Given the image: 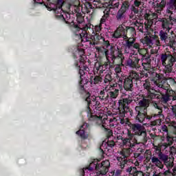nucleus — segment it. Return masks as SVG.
Listing matches in <instances>:
<instances>
[{"mask_svg":"<svg viewBox=\"0 0 176 176\" xmlns=\"http://www.w3.org/2000/svg\"><path fill=\"white\" fill-rule=\"evenodd\" d=\"M128 138H122V144L124 146L128 148H124L120 152V154L122 155V157H118L117 160L118 162V166H120L121 168L124 167H127V159L126 157H130L131 153H133V150L131 148L135 146L138 143V139L137 138H134V133H131V132L128 131L127 133Z\"/></svg>","mask_w":176,"mask_h":176,"instance_id":"f257e3e1","label":"nucleus"},{"mask_svg":"<svg viewBox=\"0 0 176 176\" xmlns=\"http://www.w3.org/2000/svg\"><path fill=\"white\" fill-rule=\"evenodd\" d=\"M155 98H159V95L148 91L146 96H144L142 100H139L138 106L135 108V112L139 113H146L149 104H151L152 100H155Z\"/></svg>","mask_w":176,"mask_h":176,"instance_id":"f03ea898","label":"nucleus"},{"mask_svg":"<svg viewBox=\"0 0 176 176\" xmlns=\"http://www.w3.org/2000/svg\"><path fill=\"white\" fill-rule=\"evenodd\" d=\"M160 61L163 67H165V72L171 74L173 67L176 61L175 56L171 54L170 52H166L160 54Z\"/></svg>","mask_w":176,"mask_h":176,"instance_id":"7ed1b4c3","label":"nucleus"},{"mask_svg":"<svg viewBox=\"0 0 176 176\" xmlns=\"http://www.w3.org/2000/svg\"><path fill=\"white\" fill-rule=\"evenodd\" d=\"M133 131V138H137L138 144L145 142L146 141V132L144 131V126L140 124H131L129 125Z\"/></svg>","mask_w":176,"mask_h":176,"instance_id":"20e7f679","label":"nucleus"},{"mask_svg":"<svg viewBox=\"0 0 176 176\" xmlns=\"http://www.w3.org/2000/svg\"><path fill=\"white\" fill-rule=\"evenodd\" d=\"M140 41L142 43H143V45H146L149 47H153V46H162L160 39H159L157 36H153L151 38L146 36L144 38H142Z\"/></svg>","mask_w":176,"mask_h":176,"instance_id":"39448f33","label":"nucleus"},{"mask_svg":"<svg viewBox=\"0 0 176 176\" xmlns=\"http://www.w3.org/2000/svg\"><path fill=\"white\" fill-rule=\"evenodd\" d=\"M131 102H133V98L130 96L120 100V104L122 105V109H120V113H122V115H124V113H127L128 112L131 113L133 111H130V107L127 106L129 104H131Z\"/></svg>","mask_w":176,"mask_h":176,"instance_id":"423d86ee","label":"nucleus"},{"mask_svg":"<svg viewBox=\"0 0 176 176\" xmlns=\"http://www.w3.org/2000/svg\"><path fill=\"white\" fill-rule=\"evenodd\" d=\"M140 56L138 54H133L126 60V65L131 68L139 69L141 68V64L140 63Z\"/></svg>","mask_w":176,"mask_h":176,"instance_id":"0eeeda50","label":"nucleus"},{"mask_svg":"<svg viewBox=\"0 0 176 176\" xmlns=\"http://www.w3.org/2000/svg\"><path fill=\"white\" fill-rule=\"evenodd\" d=\"M110 58L113 63H115V60L116 58H120V63L122 64L123 63V54L122 53V51L118 47H111V52H110Z\"/></svg>","mask_w":176,"mask_h":176,"instance_id":"6e6552de","label":"nucleus"},{"mask_svg":"<svg viewBox=\"0 0 176 176\" xmlns=\"http://www.w3.org/2000/svg\"><path fill=\"white\" fill-rule=\"evenodd\" d=\"M157 21L161 23L162 28L166 30L168 32H170V30L173 29L174 23L171 21V16L169 17V19L166 18H160Z\"/></svg>","mask_w":176,"mask_h":176,"instance_id":"1a4fd4ad","label":"nucleus"},{"mask_svg":"<svg viewBox=\"0 0 176 176\" xmlns=\"http://www.w3.org/2000/svg\"><path fill=\"white\" fill-rule=\"evenodd\" d=\"M159 93L162 96V100L164 102H168V101H175L176 100V94L173 90H165L166 94H163L162 91H159Z\"/></svg>","mask_w":176,"mask_h":176,"instance_id":"9d476101","label":"nucleus"},{"mask_svg":"<svg viewBox=\"0 0 176 176\" xmlns=\"http://www.w3.org/2000/svg\"><path fill=\"white\" fill-rule=\"evenodd\" d=\"M158 156H160L162 162H163L164 164L168 168H172L174 166V158L168 157V155L160 152L158 154Z\"/></svg>","mask_w":176,"mask_h":176,"instance_id":"9b49d317","label":"nucleus"},{"mask_svg":"<svg viewBox=\"0 0 176 176\" xmlns=\"http://www.w3.org/2000/svg\"><path fill=\"white\" fill-rule=\"evenodd\" d=\"M113 38L118 39L119 38H123V39H129V37L126 36V29L122 25H120L113 34Z\"/></svg>","mask_w":176,"mask_h":176,"instance_id":"f8f14e48","label":"nucleus"},{"mask_svg":"<svg viewBox=\"0 0 176 176\" xmlns=\"http://www.w3.org/2000/svg\"><path fill=\"white\" fill-rule=\"evenodd\" d=\"M167 5V0H162L160 3H153V8L156 13L162 14V12Z\"/></svg>","mask_w":176,"mask_h":176,"instance_id":"ddd939ff","label":"nucleus"},{"mask_svg":"<svg viewBox=\"0 0 176 176\" xmlns=\"http://www.w3.org/2000/svg\"><path fill=\"white\" fill-rule=\"evenodd\" d=\"M85 101L88 102L89 105V107H87V112H90V107H93L94 108H95V109H100V108H101V103L96 100L95 98H94V100H90V96H89L85 99Z\"/></svg>","mask_w":176,"mask_h":176,"instance_id":"4468645a","label":"nucleus"},{"mask_svg":"<svg viewBox=\"0 0 176 176\" xmlns=\"http://www.w3.org/2000/svg\"><path fill=\"white\" fill-rule=\"evenodd\" d=\"M159 36H160V39L162 42H164V43H167V42H168V39H169L170 46H171V45H173V41L171 40V37H168V33L166 31L160 30L159 32Z\"/></svg>","mask_w":176,"mask_h":176,"instance_id":"2eb2a0df","label":"nucleus"},{"mask_svg":"<svg viewBox=\"0 0 176 176\" xmlns=\"http://www.w3.org/2000/svg\"><path fill=\"white\" fill-rule=\"evenodd\" d=\"M115 8H119V1H112L111 6L105 10V12H107V13L102 16L101 21L104 22L105 20H107V19L109 17V12H112V10L115 9Z\"/></svg>","mask_w":176,"mask_h":176,"instance_id":"dca6fc26","label":"nucleus"},{"mask_svg":"<svg viewBox=\"0 0 176 176\" xmlns=\"http://www.w3.org/2000/svg\"><path fill=\"white\" fill-rule=\"evenodd\" d=\"M151 163L153 164H155L156 167H158L159 168H164V165L163 164V161H162V159H160V156L157 157L155 155H153L152 159H151Z\"/></svg>","mask_w":176,"mask_h":176,"instance_id":"f3484780","label":"nucleus"},{"mask_svg":"<svg viewBox=\"0 0 176 176\" xmlns=\"http://www.w3.org/2000/svg\"><path fill=\"white\" fill-rule=\"evenodd\" d=\"M165 83H166V80L160 78V76L159 75H158V79H157L156 80H153L154 86H156L157 87L162 89V90H167V89H165L164 87Z\"/></svg>","mask_w":176,"mask_h":176,"instance_id":"a211bd4d","label":"nucleus"},{"mask_svg":"<svg viewBox=\"0 0 176 176\" xmlns=\"http://www.w3.org/2000/svg\"><path fill=\"white\" fill-rule=\"evenodd\" d=\"M133 86L134 85L133 84L131 79L129 78H125L124 81V89L126 91H132Z\"/></svg>","mask_w":176,"mask_h":176,"instance_id":"6ab92c4d","label":"nucleus"},{"mask_svg":"<svg viewBox=\"0 0 176 176\" xmlns=\"http://www.w3.org/2000/svg\"><path fill=\"white\" fill-rule=\"evenodd\" d=\"M96 170L97 171H99V173L102 175H105V174H107V173H108V171H109V169L105 168L104 166L100 165V164H98L96 166Z\"/></svg>","mask_w":176,"mask_h":176,"instance_id":"aec40b11","label":"nucleus"},{"mask_svg":"<svg viewBox=\"0 0 176 176\" xmlns=\"http://www.w3.org/2000/svg\"><path fill=\"white\" fill-rule=\"evenodd\" d=\"M96 50H98V53H102L103 54H104L107 60V62L109 63V51L105 49L104 47H96Z\"/></svg>","mask_w":176,"mask_h":176,"instance_id":"412c9836","label":"nucleus"},{"mask_svg":"<svg viewBox=\"0 0 176 176\" xmlns=\"http://www.w3.org/2000/svg\"><path fill=\"white\" fill-rule=\"evenodd\" d=\"M126 36H134L135 35V28L127 26L125 30Z\"/></svg>","mask_w":176,"mask_h":176,"instance_id":"4be33fe9","label":"nucleus"},{"mask_svg":"<svg viewBox=\"0 0 176 176\" xmlns=\"http://www.w3.org/2000/svg\"><path fill=\"white\" fill-rule=\"evenodd\" d=\"M135 120L140 123H144L145 118H146V113H136Z\"/></svg>","mask_w":176,"mask_h":176,"instance_id":"5701e85b","label":"nucleus"},{"mask_svg":"<svg viewBox=\"0 0 176 176\" xmlns=\"http://www.w3.org/2000/svg\"><path fill=\"white\" fill-rule=\"evenodd\" d=\"M102 38V36H101V34L96 32H93L91 36V39L94 41V45H95L96 43H98V41L101 40Z\"/></svg>","mask_w":176,"mask_h":176,"instance_id":"b1692460","label":"nucleus"},{"mask_svg":"<svg viewBox=\"0 0 176 176\" xmlns=\"http://www.w3.org/2000/svg\"><path fill=\"white\" fill-rule=\"evenodd\" d=\"M128 78L131 79L132 81L140 80V75L137 74V72H135V71H132L130 72Z\"/></svg>","mask_w":176,"mask_h":176,"instance_id":"393cba45","label":"nucleus"},{"mask_svg":"<svg viewBox=\"0 0 176 176\" xmlns=\"http://www.w3.org/2000/svg\"><path fill=\"white\" fill-rule=\"evenodd\" d=\"M89 120L90 122H96V123L98 124V123H101V116L91 115L90 117L89 118Z\"/></svg>","mask_w":176,"mask_h":176,"instance_id":"a878e982","label":"nucleus"},{"mask_svg":"<svg viewBox=\"0 0 176 176\" xmlns=\"http://www.w3.org/2000/svg\"><path fill=\"white\" fill-rule=\"evenodd\" d=\"M107 96H109L111 100H115L118 98V96H119V89H114L113 91H109Z\"/></svg>","mask_w":176,"mask_h":176,"instance_id":"bb28decb","label":"nucleus"},{"mask_svg":"<svg viewBox=\"0 0 176 176\" xmlns=\"http://www.w3.org/2000/svg\"><path fill=\"white\" fill-rule=\"evenodd\" d=\"M153 155H152V152L150 150H146L144 153V157L146 159V162L148 163V162H151L152 160V157Z\"/></svg>","mask_w":176,"mask_h":176,"instance_id":"cd10ccee","label":"nucleus"},{"mask_svg":"<svg viewBox=\"0 0 176 176\" xmlns=\"http://www.w3.org/2000/svg\"><path fill=\"white\" fill-rule=\"evenodd\" d=\"M105 120H108L107 118H102V116H100V123H98V124H102V126L107 131H109V134H112V131L109 129L105 128Z\"/></svg>","mask_w":176,"mask_h":176,"instance_id":"c85d7f7f","label":"nucleus"},{"mask_svg":"<svg viewBox=\"0 0 176 176\" xmlns=\"http://www.w3.org/2000/svg\"><path fill=\"white\" fill-rule=\"evenodd\" d=\"M130 8V2L129 1H124L122 2L120 9L124 10V12H127Z\"/></svg>","mask_w":176,"mask_h":176,"instance_id":"c756f323","label":"nucleus"},{"mask_svg":"<svg viewBox=\"0 0 176 176\" xmlns=\"http://www.w3.org/2000/svg\"><path fill=\"white\" fill-rule=\"evenodd\" d=\"M138 172L136 167L131 166L126 169V173H129L130 176L135 175V174Z\"/></svg>","mask_w":176,"mask_h":176,"instance_id":"7c9ffc66","label":"nucleus"},{"mask_svg":"<svg viewBox=\"0 0 176 176\" xmlns=\"http://www.w3.org/2000/svg\"><path fill=\"white\" fill-rule=\"evenodd\" d=\"M144 69H148V68L151 67V58H146L144 62L142 63Z\"/></svg>","mask_w":176,"mask_h":176,"instance_id":"2f4dec72","label":"nucleus"},{"mask_svg":"<svg viewBox=\"0 0 176 176\" xmlns=\"http://www.w3.org/2000/svg\"><path fill=\"white\" fill-rule=\"evenodd\" d=\"M124 13H126V11H124L120 8L116 15L117 20L120 21L122 19H124Z\"/></svg>","mask_w":176,"mask_h":176,"instance_id":"473e14b6","label":"nucleus"},{"mask_svg":"<svg viewBox=\"0 0 176 176\" xmlns=\"http://www.w3.org/2000/svg\"><path fill=\"white\" fill-rule=\"evenodd\" d=\"M108 68V63H104V65H100L98 67V71H99L100 74H104V72H105V71H107Z\"/></svg>","mask_w":176,"mask_h":176,"instance_id":"72a5a7b5","label":"nucleus"},{"mask_svg":"<svg viewBox=\"0 0 176 176\" xmlns=\"http://www.w3.org/2000/svg\"><path fill=\"white\" fill-rule=\"evenodd\" d=\"M134 25H135V27H138V31H140V32L144 34V23H140L138 21H136L134 23Z\"/></svg>","mask_w":176,"mask_h":176,"instance_id":"f704fd0d","label":"nucleus"},{"mask_svg":"<svg viewBox=\"0 0 176 176\" xmlns=\"http://www.w3.org/2000/svg\"><path fill=\"white\" fill-rule=\"evenodd\" d=\"M144 25L146 31H148V30H149L152 25H153V21L152 19L146 20L144 22Z\"/></svg>","mask_w":176,"mask_h":176,"instance_id":"c9c22d12","label":"nucleus"},{"mask_svg":"<svg viewBox=\"0 0 176 176\" xmlns=\"http://www.w3.org/2000/svg\"><path fill=\"white\" fill-rule=\"evenodd\" d=\"M144 88L146 89V90H147V93H151V82H149V80L146 79L145 80V82L143 84Z\"/></svg>","mask_w":176,"mask_h":176,"instance_id":"e433bc0d","label":"nucleus"},{"mask_svg":"<svg viewBox=\"0 0 176 176\" xmlns=\"http://www.w3.org/2000/svg\"><path fill=\"white\" fill-rule=\"evenodd\" d=\"M109 96H105V91L103 89L102 91H101L100 92V96H99V98L100 100H102L103 101H107V100H108Z\"/></svg>","mask_w":176,"mask_h":176,"instance_id":"4c0bfd02","label":"nucleus"},{"mask_svg":"<svg viewBox=\"0 0 176 176\" xmlns=\"http://www.w3.org/2000/svg\"><path fill=\"white\" fill-rule=\"evenodd\" d=\"M76 134H78V135H80V137H81V138H83V140H86V139H87L88 137H89L88 135H85V131H83V130L78 131L76 132Z\"/></svg>","mask_w":176,"mask_h":176,"instance_id":"58836bf2","label":"nucleus"},{"mask_svg":"<svg viewBox=\"0 0 176 176\" xmlns=\"http://www.w3.org/2000/svg\"><path fill=\"white\" fill-rule=\"evenodd\" d=\"M96 166L97 165H96L94 163H91L88 168L82 169V176L85 175V170H89V171H92V170H94V167L96 168Z\"/></svg>","mask_w":176,"mask_h":176,"instance_id":"ea45409f","label":"nucleus"},{"mask_svg":"<svg viewBox=\"0 0 176 176\" xmlns=\"http://www.w3.org/2000/svg\"><path fill=\"white\" fill-rule=\"evenodd\" d=\"M100 164L105 168H108V170H109V167L111 166V162H109V160L102 161Z\"/></svg>","mask_w":176,"mask_h":176,"instance_id":"a19ab883","label":"nucleus"},{"mask_svg":"<svg viewBox=\"0 0 176 176\" xmlns=\"http://www.w3.org/2000/svg\"><path fill=\"white\" fill-rule=\"evenodd\" d=\"M134 45V39L133 41H130V38L126 41L125 47L127 49H131V47Z\"/></svg>","mask_w":176,"mask_h":176,"instance_id":"79ce46f5","label":"nucleus"},{"mask_svg":"<svg viewBox=\"0 0 176 176\" xmlns=\"http://www.w3.org/2000/svg\"><path fill=\"white\" fill-rule=\"evenodd\" d=\"M176 4V0H169L168 2V6L170 10H174V5Z\"/></svg>","mask_w":176,"mask_h":176,"instance_id":"37998d69","label":"nucleus"},{"mask_svg":"<svg viewBox=\"0 0 176 176\" xmlns=\"http://www.w3.org/2000/svg\"><path fill=\"white\" fill-rule=\"evenodd\" d=\"M104 81V83H111V82H112V76H111L109 74H106Z\"/></svg>","mask_w":176,"mask_h":176,"instance_id":"c03bdc74","label":"nucleus"},{"mask_svg":"<svg viewBox=\"0 0 176 176\" xmlns=\"http://www.w3.org/2000/svg\"><path fill=\"white\" fill-rule=\"evenodd\" d=\"M109 123H110L111 127H115V126L118 124V120H116V118H111L109 120Z\"/></svg>","mask_w":176,"mask_h":176,"instance_id":"a18cd8bd","label":"nucleus"},{"mask_svg":"<svg viewBox=\"0 0 176 176\" xmlns=\"http://www.w3.org/2000/svg\"><path fill=\"white\" fill-rule=\"evenodd\" d=\"M120 123L121 124H125V126H131V122H129L128 119H121Z\"/></svg>","mask_w":176,"mask_h":176,"instance_id":"49530a36","label":"nucleus"},{"mask_svg":"<svg viewBox=\"0 0 176 176\" xmlns=\"http://www.w3.org/2000/svg\"><path fill=\"white\" fill-rule=\"evenodd\" d=\"M101 82H102V78L98 76H96L95 78H94V83L95 85H97V83H100Z\"/></svg>","mask_w":176,"mask_h":176,"instance_id":"de8ad7c7","label":"nucleus"},{"mask_svg":"<svg viewBox=\"0 0 176 176\" xmlns=\"http://www.w3.org/2000/svg\"><path fill=\"white\" fill-rule=\"evenodd\" d=\"M148 74L145 71L140 72L139 75V80L143 79V78H148Z\"/></svg>","mask_w":176,"mask_h":176,"instance_id":"09e8293b","label":"nucleus"},{"mask_svg":"<svg viewBox=\"0 0 176 176\" xmlns=\"http://www.w3.org/2000/svg\"><path fill=\"white\" fill-rule=\"evenodd\" d=\"M153 105L155 107V108H157V109H159L160 111L158 112L159 115L162 116V108H160V106H159V104L156 103V102L153 101Z\"/></svg>","mask_w":176,"mask_h":176,"instance_id":"8fccbe9b","label":"nucleus"},{"mask_svg":"<svg viewBox=\"0 0 176 176\" xmlns=\"http://www.w3.org/2000/svg\"><path fill=\"white\" fill-rule=\"evenodd\" d=\"M131 10L134 13V14H138V13L140 12V10L138 9V8L134 6H131Z\"/></svg>","mask_w":176,"mask_h":176,"instance_id":"3c124183","label":"nucleus"},{"mask_svg":"<svg viewBox=\"0 0 176 176\" xmlns=\"http://www.w3.org/2000/svg\"><path fill=\"white\" fill-rule=\"evenodd\" d=\"M88 82H89V80L81 78V80L80 82V87L83 88L84 85H87Z\"/></svg>","mask_w":176,"mask_h":176,"instance_id":"603ef678","label":"nucleus"},{"mask_svg":"<svg viewBox=\"0 0 176 176\" xmlns=\"http://www.w3.org/2000/svg\"><path fill=\"white\" fill-rule=\"evenodd\" d=\"M149 17H151V11L149 10H146V12L144 15V18L146 20H151V19H149Z\"/></svg>","mask_w":176,"mask_h":176,"instance_id":"864d4df0","label":"nucleus"},{"mask_svg":"<svg viewBox=\"0 0 176 176\" xmlns=\"http://www.w3.org/2000/svg\"><path fill=\"white\" fill-rule=\"evenodd\" d=\"M166 141L168 145H173V138L168 136V135H166Z\"/></svg>","mask_w":176,"mask_h":176,"instance_id":"5fc2aeb1","label":"nucleus"},{"mask_svg":"<svg viewBox=\"0 0 176 176\" xmlns=\"http://www.w3.org/2000/svg\"><path fill=\"white\" fill-rule=\"evenodd\" d=\"M115 72H116V74H120L122 72V68L120 67V65H116Z\"/></svg>","mask_w":176,"mask_h":176,"instance_id":"6e6d98bb","label":"nucleus"},{"mask_svg":"<svg viewBox=\"0 0 176 176\" xmlns=\"http://www.w3.org/2000/svg\"><path fill=\"white\" fill-rule=\"evenodd\" d=\"M142 2L138 1V0H135L133 1V6H135V8H140V6L141 5Z\"/></svg>","mask_w":176,"mask_h":176,"instance_id":"4d7b16f0","label":"nucleus"},{"mask_svg":"<svg viewBox=\"0 0 176 176\" xmlns=\"http://www.w3.org/2000/svg\"><path fill=\"white\" fill-rule=\"evenodd\" d=\"M160 14H159V13L155 12L152 14V16H153V19H155V20H157V19L159 20V19H160V18H159V16H160Z\"/></svg>","mask_w":176,"mask_h":176,"instance_id":"13d9d810","label":"nucleus"},{"mask_svg":"<svg viewBox=\"0 0 176 176\" xmlns=\"http://www.w3.org/2000/svg\"><path fill=\"white\" fill-rule=\"evenodd\" d=\"M80 38H87V32L86 30H83L82 33L80 34Z\"/></svg>","mask_w":176,"mask_h":176,"instance_id":"bf43d9fd","label":"nucleus"},{"mask_svg":"<svg viewBox=\"0 0 176 176\" xmlns=\"http://www.w3.org/2000/svg\"><path fill=\"white\" fill-rule=\"evenodd\" d=\"M171 144H168L167 142H163L161 144V148H164V149H166V148H168V146H170Z\"/></svg>","mask_w":176,"mask_h":176,"instance_id":"052dcab7","label":"nucleus"},{"mask_svg":"<svg viewBox=\"0 0 176 176\" xmlns=\"http://www.w3.org/2000/svg\"><path fill=\"white\" fill-rule=\"evenodd\" d=\"M64 3V0H57V8H61Z\"/></svg>","mask_w":176,"mask_h":176,"instance_id":"680f3d73","label":"nucleus"},{"mask_svg":"<svg viewBox=\"0 0 176 176\" xmlns=\"http://www.w3.org/2000/svg\"><path fill=\"white\" fill-rule=\"evenodd\" d=\"M162 175L170 176V175H171V171H170V170H168L162 173Z\"/></svg>","mask_w":176,"mask_h":176,"instance_id":"e2e57ef3","label":"nucleus"},{"mask_svg":"<svg viewBox=\"0 0 176 176\" xmlns=\"http://www.w3.org/2000/svg\"><path fill=\"white\" fill-rule=\"evenodd\" d=\"M133 47H134V49H138V52H140V50H141V48H140V43H134Z\"/></svg>","mask_w":176,"mask_h":176,"instance_id":"0e129e2a","label":"nucleus"},{"mask_svg":"<svg viewBox=\"0 0 176 176\" xmlns=\"http://www.w3.org/2000/svg\"><path fill=\"white\" fill-rule=\"evenodd\" d=\"M171 109H172L173 115H175V118H176V104L172 106Z\"/></svg>","mask_w":176,"mask_h":176,"instance_id":"69168bd1","label":"nucleus"},{"mask_svg":"<svg viewBox=\"0 0 176 176\" xmlns=\"http://www.w3.org/2000/svg\"><path fill=\"white\" fill-rule=\"evenodd\" d=\"M170 153H174L175 155L176 153V148L174 146H172L170 148Z\"/></svg>","mask_w":176,"mask_h":176,"instance_id":"338daca9","label":"nucleus"},{"mask_svg":"<svg viewBox=\"0 0 176 176\" xmlns=\"http://www.w3.org/2000/svg\"><path fill=\"white\" fill-rule=\"evenodd\" d=\"M133 176H145V175H144V173H142V171L138 170L137 173Z\"/></svg>","mask_w":176,"mask_h":176,"instance_id":"774afa93","label":"nucleus"}]
</instances>
